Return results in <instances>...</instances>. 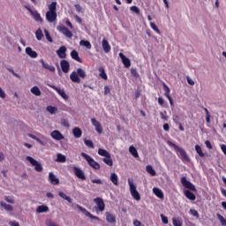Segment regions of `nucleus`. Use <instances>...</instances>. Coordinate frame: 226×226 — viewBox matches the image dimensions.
<instances>
[{
	"label": "nucleus",
	"instance_id": "nucleus-37",
	"mask_svg": "<svg viewBox=\"0 0 226 226\" xmlns=\"http://www.w3.org/2000/svg\"><path fill=\"white\" fill-rule=\"evenodd\" d=\"M35 37L38 41L42 40V38L44 37L43 32L41 28H39L36 32H35Z\"/></svg>",
	"mask_w": 226,
	"mask_h": 226
},
{
	"label": "nucleus",
	"instance_id": "nucleus-58",
	"mask_svg": "<svg viewBox=\"0 0 226 226\" xmlns=\"http://www.w3.org/2000/svg\"><path fill=\"white\" fill-rule=\"evenodd\" d=\"M91 182L97 185H102V181L101 179H92Z\"/></svg>",
	"mask_w": 226,
	"mask_h": 226
},
{
	"label": "nucleus",
	"instance_id": "nucleus-39",
	"mask_svg": "<svg viewBox=\"0 0 226 226\" xmlns=\"http://www.w3.org/2000/svg\"><path fill=\"white\" fill-rule=\"evenodd\" d=\"M28 137L34 139L35 141H37L40 145L41 146H45V143L41 139H39L38 137H36L35 135L34 134H28Z\"/></svg>",
	"mask_w": 226,
	"mask_h": 226
},
{
	"label": "nucleus",
	"instance_id": "nucleus-43",
	"mask_svg": "<svg viewBox=\"0 0 226 226\" xmlns=\"http://www.w3.org/2000/svg\"><path fill=\"white\" fill-rule=\"evenodd\" d=\"M216 216L219 219L221 224L222 226H226V219L222 215H221L220 214H217Z\"/></svg>",
	"mask_w": 226,
	"mask_h": 226
},
{
	"label": "nucleus",
	"instance_id": "nucleus-4",
	"mask_svg": "<svg viewBox=\"0 0 226 226\" xmlns=\"http://www.w3.org/2000/svg\"><path fill=\"white\" fill-rule=\"evenodd\" d=\"M128 184L130 186V192L132 198L136 200H140V193L137 190V186H135V184L133 183V179H128Z\"/></svg>",
	"mask_w": 226,
	"mask_h": 226
},
{
	"label": "nucleus",
	"instance_id": "nucleus-15",
	"mask_svg": "<svg viewBox=\"0 0 226 226\" xmlns=\"http://www.w3.org/2000/svg\"><path fill=\"white\" fill-rule=\"evenodd\" d=\"M119 57L125 68H130V66H132V62L124 56V53H119Z\"/></svg>",
	"mask_w": 226,
	"mask_h": 226
},
{
	"label": "nucleus",
	"instance_id": "nucleus-8",
	"mask_svg": "<svg viewBox=\"0 0 226 226\" xmlns=\"http://www.w3.org/2000/svg\"><path fill=\"white\" fill-rule=\"evenodd\" d=\"M181 183H182L183 186H185V188L192 190L193 192H196L195 186L190 181H187L185 177H183L181 178Z\"/></svg>",
	"mask_w": 226,
	"mask_h": 226
},
{
	"label": "nucleus",
	"instance_id": "nucleus-46",
	"mask_svg": "<svg viewBox=\"0 0 226 226\" xmlns=\"http://www.w3.org/2000/svg\"><path fill=\"white\" fill-rule=\"evenodd\" d=\"M195 150H196L197 154H198L200 157H204V156H205V154H204L203 152H202L201 147H200L199 145H196V146H195Z\"/></svg>",
	"mask_w": 226,
	"mask_h": 226
},
{
	"label": "nucleus",
	"instance_id": "nucleus-21",
	"mask_svg": "<svg viewBox=\"0 0 226 226\" xmlns=\"http://www.w3.org/2000/svg\"><path fill=\"white\" fill-rule=\"evenodd\" d=\"M41 64H42V67L44 69H47L51 72H56V67L52 66V65H49V64H46L43 59L41 60Z\"/></svg>",
	"mask_w": 226,
	"mask_h": 226
},
{
	"label": "nucleus",
	"instance_id": "nucleus-12",
	"mask_svg": "<svg viewBox=\"0 0 226 226\" xmlns=\"http://www.w3.org/2000/svg\"><path fill=\"white\" fill-rule=\"evenodd\" d=\"M73 171H74V174L76 177H78L81 180H87L85 172L81 169H79L78 167H73Z\"/></svg>",
	"mask_w": 226,
	"mask_h": 226
},
{
	"label": "nucleus",
	"instance_id": "nucleus-34",
	"mask_svg": "<svg viewBox=\"0 0 226 226\" xmlns=\"http://www.w3.org/2000/svg\"><path fill=\"white\" fill-rule=\"evenodd\" d=\"M129 152L132 154L133 157L139 158V152H137V148H135L134 147H130Z\"/></svg>",
	"mask_w": 226,
	"mask_h": 226
},
{
	"label": "nucleus",
	"instance_id": "nucleus-63",
	"mask_svg": "<svg viewBox=\"0 0 226 226\" xmlns=\"http://www.w3.org/2000/svg\"><path fill=\"white\" fill-rule=\"evenodd\" d=\"M186 79L189 85L193 86L195 84L194 81L189 77H187Z\"/></svg>",
	"mask_w": 226,
	"mask_h": 226
},
{
	"label": "nucleus",
	"instance_id": "nucleus-23",
	"mask_svg": "<svg viewBox=\"0 0 226 226\" xmlns=\"http://www.w3.org/2000/svg\"><path fill=\"white\" fill-rule=\"evenodd\" d=\"M102 45L105 53L110 52V45L109 44V41L107 40H102Z\"/></svg>",
	"mask_w": 226,
	"mask_h": 226
},
{
	"label": "nucleus",
	"instance_id": "nucleus-19",
	"mask_svg": "<svg viewBox=\"0 0 226 226\" xmlns=\"http://www.w3.org/2000/svg\"><path fill=\"white\" fill-rule=\"evenodd\" d=\"M50 136L56 140L64 139V136L61 133V132L56 130L51 132Z\"/></svg>",
	"mask_w": 226,
	"mask_h": 226
},
{
	"label": "nucleus",
	"instance_id": "nucleus-47",
	"mask_svg": "<svg viewBox=\"0 0 226 226\" xmlns=\"http://www.w3.org/2000/svg\"><path fill=\"white\" fill-rule=\"evenodd\" d=\"M46 109H47V111H49L50 114H55V113L58 110L57 108L53 107V106H48Z\"/></svg>",
	"mask_w": 226,
	"mask_h": 226
},
{
	"label": "nucleus",
	"instance_id": "nucleus-22",
	"mask_svg": "<svg viewBox=\"0 0 226 226\" xmlns=\"http://www.w3.org/2000/svg\"><path fill=\"white\" fill-rule=\"evenodd\" d=\"M71 57L73 59V60H76L77 62L79 63H83L82 59L79 57V54L77 50H72L71 52Z\"/></svg>",
	"mask_w": 226,
	"mask_h": 226
},
{
	"label": "nucleus",
	"instance_id": "nucleus-17",
	"mask_svg": "<svg viewBox=\"0 0 226 226\" xmlns=\"http://www.w3.org/2000/svg\"><path fill=\"white\" fill-rule=\"evenodd\" d=\"M67 48L64 46H62L61 48H59V49L56 50V55L58 56L59 58H66L67 56Z\"/></svg>",
	"mask_w": 226,
	"mask_h": 226
},
{
	"label": "nucleus",
	"instance_id": "nucleus-59",
	"mask_svg": "<svg viewBox=\"0 0 226 226\" xmlns=\"http://www.w3.org/2000/svg\"><path fill=\"white\" fill-rule=\"evenodd\" d=\"M110 94V88L108 86L104 87V94L107 95Z\"/></svg>",
	"mask_w": 226,
	"mask_h": 226
},
{
	"label": "nucleus",
	"instance_id": "nucleus-16",
	"mask_svg": "<svg viewBox=\"0 0 226 226\" xmlns=\"http://www.w3.org/2000/svg\"><path fill=\"white\" fill-rule=\"evenodd\" d=\"M52 89H54L62 98H64V100H68L69 96L66 94L64 90H62L60 88H58L56 86H49Z\"/></svg>",
	"mask_w": 226,
	"mask_h": 226
},
{
	"label": "nucleus",
	"instance_id": "nucleus-14",
	"mask_svg": "<svg viewBox=\"0 0 226 226\" xmlns=\"http://www.w3.org/2000/svg\"><path fill=\"white\" fill-rule=\"evenodd\" d=\"M26 9L31 13V15L34 17V19L36 22H40V23L43 22V19L38 11H34L31 8H26Z\"/></svg>",
	"mask_w": 226,
	"mask_h": 226
},
{
	"label": "nucleus",
	"instance_id": "nucleus-31",
	"mask_svg": "<svg viewBox=\"0 0 226 226\" xmlns=\"http://www.w3.org/2000/svg\"><path fill=\"white\" fill-rule=\"evenodd\" d=\"M185 197H186L187 199H189V200H196L195 195H194L192 192H190V191H188V190H186V191L185 192Z\"/></svg>",
	"mask_w": 226,
	"mask_h": 226
},
{
	"label": "nucleus",
	"instance_id": "nucleus-45",
	"mask_svg": "<svg viewBox=\"0 0 226 226\" xmlns=\"http://www.w3.org/2000/svg\"><path fill=\"white\" fill-rule=\"evenodd\" d=\"M172 222H173V225H174V226H182V225H183L182 221L179 220V219H177L176 217H174V218L172 219Z\"/></svg>",
	"mask_w": 226,
	"mask_h": 226
},
{
	"label": "nucleus",
	"instance_id": "nucleus-48",
	"mask_svg": "<svg viewBox=\"0 0 226 226\" xmlns=\"http://www.w3.org/2000/svg\"><path fill=\"white\" fill-rule=\"evenodd\" d=\"M84 143L87 147L94 148V144L92 140L85 139Z\"/></svg>",
	"mask_w": 226,
	"mask_h": 226
},
{
	"label": "nucleus",
	"instance_id": "nucleus-54",
	"mask_svg": "<svg viewBox=\"0 0 226 226\" xmlns=\"http://www.w3.org/2000/svg\"><path fill=\"white\" fill-rule=\"evenodd\" d=\"M190 212H191V214H192L193 216H195V217H197V218L200 217V215H199L198 211H196V210H194V209H191Z\"/></svg>",
	"mask_w": 226,
	"mask_h": 226
},
{
	"label": "nucleus",
	"instance_id": "nucleus-35",
	"mask_svg": "<svg viewBox=\"0 0 226 226\" xmlns=\"http://www.w3.org/2000/svg\"><path fill=\"white\" fill-rule=\"evenodd\" d=\"M146 170H147V173H149L151 176H153V177L156 176V170H154V169H153V166L147 165L146 167Z\"/></svg>",
	"mask_w": 226,
	"mask_h": 226
},
{
	"label": "nucleus",
	"instance_id": "nucleus-38",
	"mask_svg": "<svg viewBox=\"0 0 226 226\" xmlns=\"http://www.w3.org/2000/svg\"><path fill=\"white\" fill-rule=\"evenodd\" d=\"M58 195L62 197L64 200H67L69 203H72V199L67 196L64 192H59Z\"/></svg>",
	"mask_w": 226,
	"mask_h": 226
},
{
	"label": "nucleus",
	"instance_id": "nucleus-10",
	"mask_svg": "<svg viewBox=\"0 0 226 226\" xmlns=\"http://www.w3.org/2000/svg\"><path fill=\"white\" fill-rule=\"evenodd\" d=\"M91 123L95 127V131L97 132V133L102 134L103 132L102 124L99 121H97L95 118H92Z\"/></svg>",
	"mask_w": 226,
	"mask_h": 226
},
{
	"label": "nucleus",
	"instance_id": "nucleus-64",
	"mask_svg": "<svg viewBox=\"0 0 226 226\" xmlns=\"http://www.w3.org/2000/svg\"><path fill=\"white\" fill-rule=\"evenodd\" d=\"M221 149H222V151L223 152V154L226 155V145L222 144V145H221Z\"/></svg>",
	"mask_w": 226,
	"mask_h": 226
},
{
	"label": "nucleus",
	"instance_id": "nucleus-62",
	"mask_svg": "<svg viewBox=\"0 0 226 226\" xmlns=\"http://www.w3.org/2000/svg\"><path fill=\"white\" fill-rule=\"evenodd\" d=\"M205 144H206V146H207V147L208 149H212V148H213V147H212L210 141L207 140V141H205Z\"/></svg>",
	"mask_w": 226,
	"mask_h": 226
},
{
	"label": "nucleus",
	"instance_id": "nucleus-1",
	"mask_svg": "<svg viewBox=\"0 0 226 226\" xmlns=\"http://www.w3.org/2000/svg\"><path fill=\"white\" fill-rule=\"evenodd\" d=\"M49 11L46 12V20L53 23L57 20V3L52 2L48 6Z\"/></svg>",
	"mask_w": 226,
	"mask_h": 226
},
{
	"label": "nucleus",
	"instance_id": "nucleus-53",
	"mask_svg": "<svg viewBox=\"0 0 226 226\" xmlns=\"http://www.w3.org/2000/svg\"><path fill=\"white\" fill-rule=\"evenodd\" d=\"M162 217V221L164 224H168L169 223V218L163 215H161Z\"/></svg>",
	"mask_w": 226,
	"mask_h": 226
},
{
	"label": "nucleus",
	"instance_id": "nucleus-57",
	"mask_svg": "<svg viewBox=\"0 0 226 226\" xmlns=\"http://www.w3.org/2000/svg\"><path fill=\"white\" fill-rule=\"evenodd\" d=\"M10 226H20L19 222L17 221H12L9 222Z\"/></svg>",
	"mask_w": 226,
	"mask_h": 226
},
{
	"label": "nucleus",
	"instance_id": "nucleus-25",
	"mask_svg": "<svg viewBox=\"0 0 226 226\" xmlns=\"http://www.w3.org/2000/svg\"><path fill=\"white\" fill-rule=\"evenodd\" d=\"M98 71L100 72L99 75L102 79H103L104 80L109 79V77L107 76V73L105 72V68L104 67H99Z\"/></svg>",
	"mask_w": 226,
	"mask_h": 226
},
{
	"label": "nucleus",
	"instance_id": "nucleus-2",
	"mask_svg": "<svg viewBox=\"0 0 226 226\" xmlns=\"http://www.w3.org/2000/svg\"><path fill=\"white\" fill-rule=\"evenodd\" d=\"M81 79L87 78V72L84 71L82 68H78L77 72L73 71L70 75V79L74 82L79 84L81 82Z\"/></svg>",
	"mask_w": 226,
	"mask_h": 226
},
{
	"label": "nucleus",
	"instance_id": "nucleus-44",
	"mask_svg": "<svg viewBox=\"0 0 226 226\" xmlns=\"http://www.w3.org/2000/svg\"><path fill=\"white\" fill-rule=\"evenodd\" d=\"M150 27L156 32L158 34H162V32L160 31V29H158V26H156V24L151 22L150 23Z\"/></svg>",
	"mask_w": 226,
	"mask_h": 226
},
{
	"label": "nucleus",
	"instance_id": "nucleus-60",
	"mask_svg": "<svg viewBox=\"0 0 226 226\" xmlns=\"http://www.w3.org/2000/svg\"><path fill=\"white\" fill-rule=\"evenodd\" d=\"M158 103H159L161 106H163V104H165V100H163V98H162V97H159V98H158Z\"/></svg>",
	"mask_w": 226,
	"mask_h": 226
},
{
	"label": "nucleus",
	"instance_id": "nucleus-20",
	"mask_svg": "<svg viewBox=\"0 0 226 226\" xmlns=\"http://www.w3.org/2000/svg\"><path fill=\"white\" fill-rule=\"evenodd\" d=\"M26 54L28 55L31 58L38 57V53L36 51H34L33 49L30 47H27L26 49Z\"/></svg>",
	"mask_w": 226,
	"mask_h": 226
},
{
	"label": "nucleus",
	"instance_id": "nucleus-36",
	"mask_svg": "<svg viewBox=\"0 0 226 226\" xmlns=\"http://www.w3.org/2000/svg\"><path fill=\"white\" fill-rule=\"evenodd\" d=\"M98 154L101 155V156L107 157V156H109V155H110V153L108 152V151L105 150V149L99 148V149H98Z\"/></svg>",
	"mask_w": 226,
	"mask_h": 226
},
{
	"label": "nucleus",
	"instance_id": "nucleus-42",
	"mask_svg": "<svg viewBox=\"0 0 226 226\" xmlns=\"http://www.w3.org/2000/svg\"><path fill=\"white\" fill-rule=\"evenodd\" d=\"M80 45L85 46L88 49H92V44L89 41H81Z\"/></svg>",
	"mask_w": 226,
	"mask_h": 226
},
{
	"label": "nucleus",
	"instance_id": "nucleus-3",
	"mask_svg": "<svg viewBox=\"0 0 226 226\" xmlns=\"http://www.w3.org/2000/svg\"><path fill=\"white\" fill-rule=\"evenodd\" d=\"M167 144L170 147H173V149L175 150V152L177 153V154L181 158V160L183 162H190V158L189 156L187 155L186 152L178 147L176 144H174L172 141L169 140L167 142Z\"/></svg>",
	"mask_w": 226,
	"mask_h": 226
},
{
	"label": "nucleus",
	"instance_id": "nucleus-56",
	"mask_svg": "<svg viewBox=\"0 0 226 226\" xmlns=\"http://www.w3.org/2000/svg\"><path fill=\"white\" fill-rule=\"evenodd\" d=\"M133 225L134 226H144V224H142V222L139 220H134L133 221Z\"/></svg>",
	"mask_w": 226,
	"mask_h": 226
},
{
	"label": "nucleus",
	"instance_id": "nucleus-13",
	"mask_svg": "<svg viewBox=\"0 0 226 226\" xmlns=\"http://www.w3.org/2000/svg\"><path fill=\"white\" fill-rule=\"evenodd\" d=\"M59 32H61L64 35H65L67 38H72L73 37V34L72 33V31H70L69 28H67L64 26H59L58 27Z\"/></svg>",
	"mask_w": 226,
	"mask_h": 226
},
{
	"label": "nucleus",
	"instance_id": "nucleus-33",
	"mask_svg": "<svg viewBox=\"0 0 226 226\" xmlns=\"http://www.w3.org/2000/svg\"><path fill=\"white\" fill-rule=\"evenodd\" d=\"M1 207H3L7 211H13V207L10 204H6L4 201L0 202Z\"/></svg>",
	"mask_w": 226,
	"mask_h": 226
},
{
	"label": "nucleus",
	"instance_id": "nucleus-26",
	"mask_svg": "<svg viewBox=\"0 0 226 226\" xmlns=\"http://www.w3.org/2000/svg\"><path fill=\"white\" fill-rule=\"evenodd\" d=\"M72 133H73L75 138H81L82 134H83V132L80 128L76 127L72 130Z\"/></svg>",
	"mask_w": 226,
	"mask_h": 226
},
{
	"label": "nucleus",
	"instance_id": "nucleus-11",
	"mask_svg": "<svg viewBox=\"0 0 226 226\" xmlns=\"http://www.w3.org/2000/svg\"><path fill=\"white\" fill-rule=\"evenodd\" d=\"M60 66H61L62 72L64 73H69V72L71 70V64H70V63L68 61L62 60L60 62Z\"/></svg>",
	"mask_w": 226,
	"mask_h": 226
},
{
	"label": "nucleus",
	"instance_id": "nucleus-49",
	"mask_svg": "<svg viewBox=\"0 0 226 226\" xmlns=\"http://www.w3.org/2000/svg\"><path fill=\"white\" fill-rule=\"evenodd\" d=\"M4 200L7 201L8 203H11V204L15 203L14 197H12V196H5Z\"/></svg>",
	"mask_w": 226,
	"mask_h": 226
},
{
	"label": "nucleus",
	"instance_id": "nucleus-55",
	"mask_svg": "<svg viewBox=\"0 0 226 226\" xmlns=\"http://www.w3.org/2000/svg\"><path fill=\"white\" fill-rule=\"evenodd\" d=\"M61 124L64 126V127H70V123L68 120L64 119L62 120Z\"/></svg>",
	"mask_w": 226,
	"mask_h": 226
},
{
	"label": "nucleus",
	"instance_id": "nucleus-41",
	"mask_svg": "<svg viewBox=\"0 0 226 226\" xmlns=\"http://www.w3.org/2000/svg\"><path fill=\"white\" fill-rule=\"evenodd\" d=\"M66 156L62 154H57V158H56V162H66Z\"/></svg>",
	"mask_w": 226,
	"mask_h": 226
},
{
	"label": "nucleus",
	"instance_id": "nucleus-18",
	"mask_svg": "<svg viewBox=\"0 0 226 226\" xmlns=\"http://www.w3.org/2000/svg\"><path fill=\"white\" fill-rule=\"evenodd\" d=\"M49 181L51 185H56L60 184L59 178L52 172L49 173Z\"/></svg>",
	"mask_w": 226,
	"mask_h": 226
},
{
	"label": "nucleus",
	"instance_id": "nucleus-9",
	"mask_svg": "<svg viewBox=\"0 0 226 226\" xmlns=\"http://www.w3.org/2000/svg\"><path fill=\"white\" fill-rule=\"evenodd\" d=\"M94 201L96 203L99 211L103 212L105 210V202L103 199L98 197L95 198Z\"/></svg>",
	"mask_w": 226,
	"mask_h": 226
},
{
	"label": "nucleus",
	"instance_id": "nucleus-5",
	"mask_svg": "<svg viewBox=\"0 0 226 226\" xmlns=\"http://www.w3.org/2000/svg\"><path fill=\"white\" fill-rule=\"evenodd\" d=\"M81 156L85 158L90 167L94 168V170H100L101 164L97 162L94 158H92L89 154L86 153H81Z\"/></svg>",
	"mask_w": 226,
	"mask_h": 226
},
{
	"label": "nucleus",
	"instance_id": "nucleus-61",
	"mask_svg": "<svg viewBox=\"0 0 226 226\" xmlns=\"http://www.w3.org/2000/svg\"><path fill=\"white\" fill-rule=\"evenodd\" d=\"M74 7L78 12L82 11V7L79 4H76V5H74Z\"/></svg>",
	"mask_w": 226,
	"mask_h": 226
},
{
	"label": "nucleus",
	"instance_id": "nucleus-6",
	"mask_svg": "<svg viewBox=\"0 0 226 226\" xmlns=\"http://www.w3.org/2000/svg\"><path fill=\"white\" fill-rule=\"evenodd\" d=\"M26 161H28L32 164V166L34 167L35 171H37V172L43 171V167H42L41 162H37L35 159H34L31 156H26Z\"/></svg>",
	"mask_w": 226,
	"mask_h": 226
},
{
	"label": "nucleus",
	"instance_id": "nucleus-52",
	"mask_svg": "<svg viewBox=\"0 0 226 226\" xmlns=\"http://www.w3.org/2000/svg\"><path fill=\"white\" fill-rule=\"evenodd\" d=\"M160 115H161V118L162 119V120H164V121H167V120H169V117L167 116V112H161L160 113Z\"/></svg>",
	"mask_w": 226,
	"mask_h": 226
},
{
	"label": "nucleus",
	"instance_id": "nucleus-28",
	"mask_svg": "<svg viewBox=\"0 0 226 226\" xmlns=\"http://www.w3.org/2000/svg\"><path fill=\"white\" fill-rule=\"evenodd\" d=\"M153 192L160 199H163L164 195H163V192L160 189V188H156L154 187L153 189Z\"/></svg>",
	"mask_w": 226,
	"mask_h": 226
},
{
	"label": "nucleus",
	"instance_id": "nucleus-51",
	"mask_svg": "<svg viewBox=\"0 0 226 226\" xmlns=\"http://www.w3.org/2000/svg\"><path fill=\"white\" fill-rule=\"evenodd\" d=\"M44 33H45V36H46V39L49 41V42H53V39L52 37L50 36V34L48 30H44Z\"/></svg>",
	"mask_w": 226,
	"mask_h": 226
},
{
	"label": "nucleus",
	"instance_id": "nucleus-24",
	"mask_svg": "<svg viewBox=\"0 0 226 226\" xmlns=\"http://www.w3.org/2000/svg\"><path fill=\"white\" fill-rule=\"evenodd\" d=\"M110 181L112 182L113 185H119V178L117 177V174L116 173H111L109 177Z\"/></svg>",
	"mask_w": 226,
	"mask_h": 226
},
{
	"label": "nucleus",
	"instance_id": "nucleus-30",
	"mask_svg": "<svg viewBox=\"0 0 226 226\" xmlns=\"http://www.w3.org/2000/svg\"><path fill=\"white\" fill-rule=\"evenodd\" d=\"M103 162L106 163L109 166H113L114 162L112 161V157L110 154L109 156H106L105 158L102 159Z\"/></svg>",
	"mask_w": 226,
	"mask_h": 226
},
{
	"label": "nucleus",
	"instance_id": "nucleus-7",
	"mask_svg": "<svg viewBox=\"0 0 226 226\" xmlns=\"http://www.w3.org/2000/svg\"><path fill=\"white\" fill-rule=\"evenodd\" d=\"M76 207L79 208L82 213H84L86 216L90 217L91 219H94L96 221L101 220L100 217L92 215L87 208L83 207L82 206L76 205Z\"/></svg>",
	"mask_w": 226,
	"mask_h": 226
},
{
	"label": "nucleus",
	"instance_id": "nucleus-27",
	"mask_svg": "<svg viewBox=\"0 0 226 226\" xmlns=\"http://www.w3.org/2000/svg\"><path fill=\"white\" fill-rule=\"evenodd\" d=\"M106 220L108 222L114 223L116 222V215L108 212L106 213Z\"/></svg>",
	"mask_w": 226,
	"mask_h": 226
},
{
	"label": "nucleus",
	"instance_id": "nucleus-40",
	"mask_svg": "<svg viewBox=\"0 0 226 226\" xmlns=\"http://www.w3.org/2000/svg\"><path fill=\"white\" fill-rule=\"evenodd\" d=\"M164 95L168 98L170 97V88L163 83Z\"/></svg>",
	"mask_w": 226,
	"mask_h": 226
},
{
	"label": "nucleus",
	"instance_id": "nucleus-29",
	"mask_svg": "<svg viewBox=\"0 0 226 226\" xmlns=\"http://www.w3.org/2000/svg\"><path fill=\"white\" fill-rule=\"evenodd\" d=\"M49 211V207L48 206H45V205H42V206H39L37 208H36V212L37 213H46Z\"/></svg>",
	"mask_w": 226,
	"mask_h": 226
},
{
	"label": "nucleus",
	"instance_id": "nucleus-50",
	"mask_svg": "<svg viewBox=\"0 0 226 226\" xmlns=\"http://www.w3.org/2000/svg\"><path fill=\"white\" fill-rule=\"evenodd\" d=\"M131 11L136 13L137 15H139L140 14V9L137 6H132L130 8Z\"/></svg>",
	"mask_w": 226,
	"mask_h": 226
},
{
	"label": "nucleus",
	"instance_id": "nucleus-32",
	"mask_svg": "<svg viewBox=\"0 0 226 226\" xmlns=\"http://www.w3.org/2000/svg\"><path fill=\"white\" fill-rule=\"evenodd\" d=\"M31 93L34 94L35 96L41 95V91L38 87H34L33 88H31Z\"/></svg>",
	"mask_w": 226,
	"mask_h": 226
}]
</instances>
